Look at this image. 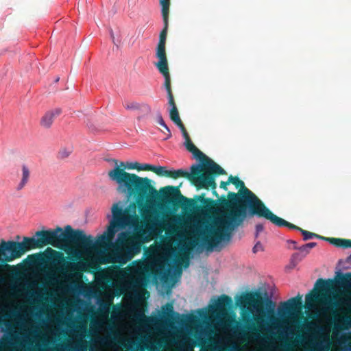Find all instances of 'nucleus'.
I'll return each instance as SVG.
<instances>
[{
  "instance_id": "obj_38",
  "label": "nucleus",
  "mask_w": 351,
  "mask_h": 351,
  "mask_svg": "<svg viewBox=\"0 0 351 351\" xmlns=\"http://www.w3.org/2000/svg\"><path fill=\"white\" fill-rule=\"evenodd\" d=\"M191 250V248L188 249L187 250V254H186L185 256V260H183V262H184V267H189V250Z\"/></svg>"
},
{
  "instance_id": "obj_8",
  "label": "nucleus",
  "mask_w": 351,
  "mask_h": 351,
  "mask_svg": "<svg viewBox=\"0 0 351 351\" xmlns=\"http://www.w3.org/2000/svg\"><path fill=\"white\" fill-rule=\"evenodd\" d=\"M188 200L180 199V203L178 206L169 204L174 208L182 206L184 208H189L193 211H200L204 210L206 212L211 211L216 206V201L210 198H206L205 193L195 196L194 199H189L183 196Z\"/></svg>"
},
{
  "instance_id": "obj_4",
  "label": "nucleus",
  "mask_w": 351,
  "mask_h": 351,
  "mask_svg": "<svg viewBox=\"0 0 351 351\" xmlns=\"http://www.w3.org/2000/svg\"><path fill=\"white\" fill-rule=\"evenodd\" d=\"M114 237L106 241V245L104 247H98V251L93 250H84L88 253H95L96 254V262L91 261L86 265L82 263H76L67 261V258L60 252L56 251L51 248H48L49 255L46 256L47 261L54 265L56 270L64 275L67 276L71 278L80 279L82 276V272L88 270L86 266L89 269L95 270H99V266L98 263L105 264L109 263H118L119 266H116L112 269L113 274L120 279H125L130 278L134 273V268L128 266L125 268H121L120 266H123L126 264L127 262L130 261L134 255L138 254L140 250H130V247H122L119 248V250L115 252L111 258H109L104 256L105 252L101 249H105L110 243L112 242Z\"/></svg>"
},
{
  "instance_id": "obj_55",
  "label": "nucleus",
  "mask_w": 351,
  "mask_h": 351,
  "mask_svg": "<svg viewBox=\"0 0 351 351\" xmlns=\"http://www.w3.org/2000/svg\"><path fill=\"white\" fill-rule=\"evenodd\" d=\"M166 225H168L169 227H171V226L169 223H166Z\"/></svg>"
},
{
  "instance_id": "obj_6",
  "label": "nucleus",
  "mask_w": 351,
  "mask_h": 351,
  "mask_svg": "<svg viewBox=\"0 0 351 351\" xmlns=\"http://www.w3.org/2000/svg\"><path fill=\"white\" fill-rule=\"evenodd\" d=\"M226 174V171L214 161L205 166V169L200 168L199 165H193L191 167V175L189 180L196 186L197 189H211L213 194L219 197L216 191L217 184L215 177L217 176Z\"/></svg>"
},
{
  "instance_id": "obj_14",
  "label": "nucleus",
  "mask_w": 351,
  "mask_h": 351,
  "mask_svg": "<svg viewBox=\"0 0 351 351\" xmlns=\"http://www.w3.org/2000/svg\"><path fill=\"white\" fill-rule=\"evenodd\" d=\"M153 168L152 172L155 173L156 175L159 176L172 178L173 179L183 177L189 180L191 175V173L181 169L178 170H167L165 167L154 165Z\"/></svg>"
},
{
  "instance_id": "obj_9",
  "label": "nucleus",
  "mask_w": 351,
  "mask_h": 351,
  "mask_svg": "<svg viewBox=\"0 0 351 351\" xmlns=\"http://www.w3.org/2000/svg\"><path fill=\"white\" fill-rule=\"evenodd\" d=\"M20 245L19 241L2 240L0 243V262L5 263L21 258L23 254Z\"/></svg>"
},
{
  "instance_id": "obj_32",
  "label": "nucleus",
  "mask_w": 351,
  "mask_h": 351,
  "mask_svg": "<svg viewBox=\"0 0 351 351\" xmlns=\"http://www.w3.org/2000/svg\"><path fill=\"white\" fill-rule=\"evenodd\" d=\"M166 312L165 313H166L168 316H171L172 315L174 312H173V305L171 304H167L166 305Z\"/></svg>"
},
{
  "instance_id": "obj_49",
  "label": "nucleus",
  "mask_w": 351,
  "mask_h": 351,
  "mask_svg": "<svg viewBox=\"0 0 351 351\" xmlns=\"http://www.w3.org/2000/svg\"><path fill=\"white\" fill-rule=\"evenodd\" d=\"M125 351H144V348H141L140 350H125Z\"/></svg>"
},
{
  "instance_id": "obj_1",
  "label": "nucleus",
  "mask_w": 351,
  "mask_h": 351,
  "mask_svg": "<svg viewBox=\"0 0 351 351\" xmlns=\"http://www.w3.org/2000/svg\"><path fill=\"white\" fill-rule=\"evenodd\" d=\"M112 219L110 221L107 230L100 235L96 241L92 236H87L82 230H73L71 226L65 227L64 231L60 227L56 229L43 230L36 232L32 237H24L20 243L23 255L28 251L40 249L47 245L60 248L71 254L75 259L79 258V252L72 245L80 247L83 250H93L98 251L99 246L104 247L106 241L114 237L116 232L128 226L131 221L128 208H123L120 202L115 203L112 207Z\"/></svg>"
},
{
  "instance_id": "obj_28",
  "label": "nucleus",
  "mask_w": 351,
  "mask_h": 351,
  "mask_svg": "<svg viewBox=\"0 0 351 351\" xmlns=\"http://www.w3.org/2000/svg\"><path fill=\"white\" fill-rule=\"evenodd\" d=\"M338 283L341 286H349L351 285V273H347L343 275L338 280Z\"/></svg>"
},
{
  "instance_id": "obj_12",
  "label": "nucleus",
  "mask_w": 351,
  "mask_h": 351,
  "mask_svg": "<svg viewBox=\"0 0 351 351\" xmlns=\"http://www.w3.org/2000/svg\"><path fill=\"white\" fill-rule=\"evenodd\" d=\"M156 56L158 61L155 63V66L159 72L163 75L164 78L170 77L165 44L158 43Z\"/></svg>"
},
{
  "instance_id": "obj_29",
  "label": "nucleus",
  "mask_w": 351,
  "mask_h": 351,
  "mask_svg": "<svg viewBox=\"0 0 351 351\" xmlns=\"http://www.w3.org/2000/svg\"><path fill=\"white\" fill-rule=\"evenodd\" d=\"M304 258V255L301 253H294L291 258V263L295 267L299 262H300Z\"/></svg>"
},
{
  "instance_id": "obj_3",
  "label": "nucleus",
  "mask_w": 351,
  "mask_h": 351,
  "mask_svg": "<svg viewBox=\"0 0 351 351\" xmlns=\"http://www.w3.org/2000/svg\"><path fill=\"white\" fill-rule=\"evenodd\" d=\"M113 161L116 166L108 171V176L111 181L117 184L119 192L136 196L138 202H142L160 200L167 204L178 206L180 199L187 200L181 194L180 186H166L158 191L152 184V181L149 178L126 172L127 162H121L118 165L117 160L114 159Z\"/></svg>"
},
{
  "instance_id": "obj_34",
  "label": "nucleus",
  "mask_w": 351,
  "mask_h": 351,
  "mask_svg": "<svg viewBox=\"0 0 351 351\" xmlns=\"http://www.w3.org/2000/svg\"><path fill=\"white\" fill-rule=\"evenodd\" d=\"M252 251L254 253H256L259 251H263V247L260 241H258L254 246Z\"/></svg>"
},
{
  "instance_id": "obj_36",
  "label": "nucleus",
  "mask_w": 351,
  "mask_h": 351,
  "mask_svg": "<svg viewBox=\"0 0 351 351\" xmlns=\"http://www.w3.org/2000/svg\"><path fill=\"white\" fill-rule=\"evenodd\" d=\"M263 230H264V226H263V224H261V223L256 224V234H255V237H258V234L261 232L263 231Z\"/></svg>"
},
{
  "instance_id": "obj_43",
  "label": "nucleus",
  "mask_w": 351,
  "mask_h": 351,
  "mask_svg": "<svg viewBox=\"0 0 351 351\" xmlns=\"http://www.w3.org/2000/svg\"><path fill=\"white\" fill-rule=\"evenodd\" d=\"M351 247V240L345 239L344 248Z\"/></svg>"
},
{
  "instance_id": "obj_23",
  "label": "nucleus",
  "mask_w": 351,
  "mask_h": 351,
  "mask_svg": "<svg viewBox=\"0 0 351 351\" xmlns=\"http://www.w3.org/2000/svg\"><path fill=\"white\" fill-rule=\"evenodd\" d=\"M45 256L43 253H36L28 255L27 259L32 264H37L44 261Z\"/></svg>"
},
{
  "instance_id": "obj_51",
  "label": "nucleus",
  "mask_w": 351,
  "mask_h": 351,
  "mask_svg": "<svg viewBox=\"0 0 351 351\" xmlns=\"http://www.w3.org/2000/svg\"><path fill=\"white\" fill-rule=\"evenodd\" d=\"M181 131H182V134H183V133H185V132H187V131H186V128H184V130H181Z\"/></svg>"
},
{
  "instance_id": "obj_41",
  "label": "nucleus",
  "mask_w": 351,
  "mask_h": 351,
  "mask_svg": "<svg viewBox=\"0 0 351 351\" xmlns=\"http://www.w3.org/2000/svg\"><path fill=\"white\" fill-rule=\"evenodd\" d=\"M230 184V182H228V180L225 182V181H221L220 182V187L224 190H227V185Z\"/></svg>"
},
{
  "instance_id": "obj_33",
  "label": "nucleus",
  "mask_w": 351,
  "mask_h": 351,
  "mask_svg": "<svg viewBox=\"0 0 351 351\" xmlns=\"http://www.w3.org/2000/svg\"><path fill=\"white\" fill-rule=\"evenodd\" d=\"M127 169H136L138 170L139 163L138 162H127Z\"/></svg>"
},
{
  "instance_id": "obj_13",
  "label": "nucleus",
  "mask_w": 351,
  "mask_h": 351,
  "mask_svg": "<svg viewBox=\"0 0 351 351\" xmlns=\"http://www.w3.org/2000/svg\"><path fill=\"white\" fill-rule=\"evenodd\" d=\"M118 248L130 247V250H140V246L136 242V237L129 231L120 232L117 237Z\"/></svg>"
},
{
  "instance_id": "obj_47",
  "label": "nucleus",
  "mask_w": 351,
  "mask_h": 351,
  "mask_svg": "<svg viewBox=\"0 0 351 351\" xmlns=\"http://www.w3.org/2000/svg\"><path fill=\"white\" fill-rule=\"evenodd\" d=\"M182 135H183V137H184V139L190 138V136H189V135L187 132H185V133H183Z\"/></svg>"
},
{
  "instance_id": "obj_37",
  "label": "nucleus",
  "mask_w": 351,
  "mask_h": 351,
  "mask_svg": "<svg viewBox=\"0 0 351 351\" xmlns=\"http://www.w3.org/2000/svg\"><path fill=\"white\" fill-rule=\"evenodd\" d=\"M304 340V336L303 335L298 334L296 335V337L295 339V342L297 343H302Z\"/></svg>"
},
{
  "instance_id": "obj_31",
  "label": "nucleus",
  "mask_w": 351,
  "mask_h": 351,
  "mask_svg": "<svg viewBox=\"0 0 351 351\" xmlns=\"http://www.w3.org/2000/svg\"><path fill=\"white\" fill-rule=\"evenodd\" d=\"M135 318L138 320L141 321L143 319H147V317H146L143 311H139L135 313Z\"/></svg>"
},
{
  "instance_id": "obj_40",
  "label": "nucleus",
  "mask_w": 351,
  "mask_h": 351,
  "mask_svg": "<svg viewBox=\"0 0 351 351\" xmlns=\"http://www.w3.org/2000/svg\"><path fill=\"white\" fill-rule=\"evenodd\" d=\"M261 351H279L276 348L267 346L263 348Z\"/></svg>"
},
{
  "instance_id": "obj_10",
  "label": "nucleus",
  "mask_w": 351,
  "mask_h": 351,
  "mask_svg": "<svg viewBox=\"0 0 351 351\" xmlns=\"http://www.w3.org/2000/svg\"><path fill=\"white\" fill-rule=\"evenodd\" d=\"M267 220L269 221L271 223L278 227H287L289 229L296 230L300 231L303 235V239L304 241L309 240L313 238L324 239V237L319 236L315 233L311 232L309 231L303 230L302 228L289 223L284 219L277 216L273 212L268 217Z\"/></svg>"
},
{
  "instance_id": "obj_52",
  "label": "nucleus",
  "mask_w": 351,
  "mask_h": 351,
  "mask_svg": "<svg viewBox=\"0 0 351 351\" xmlns=\"http://www.w3.org/2000/svg\"><path fill=\"white\" fill-rule=\"evenodd\" d=\"M162 132L165 134V136H167V130H165V131H162Z\"/></svg>"
},
{
  "instance_id": "obj_42",
  "label": "nucleus",
  "mask_w": 351,
  "mask_h": 351,
  "mask_svg": "<svg viewBox=\"0 0 351 351\" xmlns=\"http://www.w3.org/2000/svg\"><path fill=\"white\" fill-rule=\"evenodd\" d=\"M316 245H317V243L315 242H311V243L306 244V247L308 249V250L313 248Z\"/></svg>"
},
{
  "instance_id": "obj_25",
  "label": "nucleus",
  "mask_w": 351,
  "mask_h": 351,
  "mask_svg": "<svg viewBox=\"0 0 351 351\" xmlns=\"http://www.w3.org/2000/svg\"><path fill=\"white\" fill-rule=\"evenodd\" d=\"M168 26H169V21L164 22V27L160 33L158 43L165 44V45L166 44V38H167V35Z\"/></svg>"
},
{
  "instance_id": "obj_17",
  "label": "nucleus",
  "mask_w": 351,
  "mask_h": 351,
  "mask_svg": "<svg viewBox=\"0 0 351 351\" xmlns=\"http://www.w3.org/2000/svg\"><path fill=\"white\" fill-rule=\"evenodd\" d=\"M62 110L56 108L45 113L40 120V124L43 127L49 128L52 125L54 119L60 114Z\"/></svg>"
},
{
  "instance_id": "obj_48",
  "label": "nucleus",
  "mask_w": 351,
  "mask_h": 351,
  "mask_svg": "<svg viewBox=\"0 0 351 351\" xmlns=\"http://www.w3.org/2000/svg\"><path fill=\"white\" fill-rule=\"evenodd\" d=\"M197 242L195 241H193L191 244V248L194 247L196 245H197Z\"/></svg>"
},
{
  "instance_id": "obj_2",
  "label": "nucleus",
  "mask_w": 351,
  "mask_h": 351,
  "mask_svg": "<svg viewBox=\"0 0 351 351\" xmlns=\"http://www.w3.org/2000/svg\"><path fill=\"white\" fill-rule=\"evenodd\" d=\"M228 182L240 189L238 193L229 192L228 199L225 197L219 199L225 210L221 217L206 230L202 238L208 250H212L222 241H230L232 232L243 223L247 215H256L267 219L272 213L238 177L230 176Z\"/></svg>"
},
{
  "instance_id": "obj_30",
  "label": "nucleus",
  "mask_w": 351,
  "mask_h": 351,
  "mask_svg": "<svg viewBox=\"0 0 351 351\" xmlns=\"http://www.w3.org/2000/svg\"><path fill=\"white\" fill-rule=\"evenodd\" d=\"M154 165L149 164H140L138 165V171H152Z\"/></svg>"
},
{
  "instance_id": "obj_35",
  "label": "nucleus",
  "mask_w": 351,
  "mask_h": 351,
  "mask_svg": "<svg viewBox=\"0 0 351 351\" xmlns=\"http://www.w3.org/2000/svg\"><path fill=\"white\" fill-rule=\"evenodd\" d=\"M300 250L299 253H301L302 255H304V257L309 253L308 249L306 247V244L298 248Z\"/></svg>"
},
{
  "instance_id": "obj_19",
  "label": "nucleus",
  "mask_w": 351,
  "mask_h": 351,
  "mask_svg": "<svg viewBox=\"0 0 351 351\" xmlns=\"http://www.w3.org/2000/svg\"><path fill=\"white\" fill-rule=\"evenodd\" d=\"M267 308V318L271 322L274 328H276V323L278 322L277 318L274 315V307L275 304L271 301V300L267 298L266 302Z\"/></svg>"
},
{
  "instance_id": "obj_16",
  "label": "nucleus",
  "mask_w": 351,
  "mask_h": 351,
  "mask_svg": "<svg viewBox=\"0 0 351 351\" xmlns=\"http://www.w3.org/2000/svg\"><path fill=\"white\" fill-rule=\"evenodd\" d=\"M186 149L193 154L195 158L199 160L202 165H200V168L204 169H205V166L210 163V161H213L210 158L204 154L193 143H191L186 147Z\"/></svg>"
},
{
  "instance_id": "obj_53",
  "label": "nucleus",
  "mask_w": 351,
  "mask_h": 351,
  "mask_svg": "<svg viewBox=\"0 0 351 351\" xmlns=\"http://www.w3.org/2000/svg\"><path fill=\"white\" fill-rule=\"evenodd\" d=\"M348 260L350 262H351V255L348 257Z\"/></svg>"
},
{
  "instance_id": "obj_15",
  "label": "nucleus",
  "mask_w": 351,
  "mask_h": 351,
  "mask_svg": "<svg viewBox=\"0 0 351 351\" xmlns=\"http://www.w3.org/2000/svg\"><path fill=\"white\" fill-rule=\"evenodd\" d=\"M232 306V298L230 296L223 294L219 297L216 303L211 306V311L213 313L223 315L227 312L228 309Z\"/></svg>"
},
{
  "instance_id": "obj_39",
  "label": "nucleus",
  "mask_w": 351,
  "mask_h": 351,
  "mask_svg": "<svg viewBox=\"0 0 351 351\" xmlns=\"http://www.w3.org/2000/svg\"><path fill=\"white\" fill-rule=\"evenodd\" d=\"M18 315V313L16 310H11L8 313L5 315L6 317H16Z\"/></svg>"
},
{
  "instance_id": "obj_27",
  "label": "nucleus",
  "mask_w": 351,
  "mask_h": 351,
  "mask_svg": "<svg viewBox=\"0 0 351 351\" xmlns=\"http://www.w3.org/2000/svg\"><path fill=\"white\" fill-rule=\"evenodd\" d=\"M169 117L174 123L181 121L177 107H173L170 109Z\"/></svg>"
},
{
  "instance_id": "obj_18",
  "label": "nucleus",
  "mask_w": 351,
  "mask_h": 351,
  "mask_svg": "<svg viewBox=\"0 0 351 351\" xmlns=\"http://www.w3.org/2000/svg\"><path fill=\"white\" fill-rule=\"evenodd\" d=\"M22 173L21 180L16 186V190H22L28 183L30 178V170L26 165H23L21 167Z\"/></svg>"
},
{
  "instance_id": "obj_5",
  "label": "nucleus",
  "mask_w": 351,
  "mask_h": 351,
  "mask_svg": "<svg viewBox=\"0 0 351 351\" xmlns=\"http://www.w3.org/2000/svg\"><path fill=\"white\" fill-rule=\"evenodd\" d=\"M261 299V294L255 292L243 294L236 300V305L241 309V319L246 329V330L239 332V335L245 341H257L263 336L264 332L267 330L263 317H257L255 318L256 323L253 322L252 310L248 306H254Z\"/></svg>"
},
{
  "instance_id": "obj_7",
  "label": "nucleus",
  "mask_w": 351,
  "mask_h": 351,
  "mask_svg": "<svg viewBox=\"0 0 351 351\" xmlns=\"http://www.w3.org/2000/svg\"><path fill=\"white\" fill-rule=\"evenodd\" d=\"M315 286L318 287L317 292L313 293L312 291L306 295V302L308 306H312L315 302L325 306V311H333L334 307L338 306V302H333L328 294L335 288V283L332 280H325L319 278L317 280Z\"/></svg>"
},
{
  "instance_id": "obj_20",
  "label": "nucleus",
  "mask_w": 351,
  "mask_h": 351,
  "mask_svg": "<svg viewBox=\"0 0 351 351\" xmlns=\"http://www.w3.org/2000/svg\"><path fill=\"white\" fill-rule=\"evenodd\" d=\"M124 107L127 110H139L141 109H143L145 111L147 112H150L152 109L151 107L148 104H140L139 103L131 101V102H126L124 104Z\"/></svg>"
},
{
  "instance_id": "obj_46",
  "label": "nucleus",
  "mask_w": 351,
  "mask_h": 351,
  "mask_svg": "<svg viewBox=\"0 0 351 351\" xmlns=\"http://www.w3.org/2000/svg\"><path fill=\"white\" fill-rule=\"evenodd\" d=\"M290 242L293 245L294 249L298 250L299 247L297 246V243L295 241H290Z\"/></svg>"
},
{
  "instance_id": "obj_45",
  "label": "nucleus",
  "mask_w": 351,
  "mask_h": 351,
  "mask_svg": "<svg viewBox=\"0 0 351 351\" xmlns=\"http://www.w3.org/2000/svg\"><path fill=\"white\" fill-rule=\"evenodd\" d=\"M184 140H185V142H184L185 147H186L188 145H189L191 143H192L190 138L184 139Z\"/></svg>"
},
{
  "instance_id": "obj_54",
  "label": "nucleus",
  "mask_w": 351,
  "mask_h": 351,
  "mask_svg": "<svg viewBox=\"0 0 351 351\" xmlns=\"http://www.w3.org/2000/svg\"><path fill=\"white\" fill-rule=\"evenodd\" d=\"M59 80V77L56 78V82H58Z\"/></svg>"
},
{
  "instance_id": "obj_11",
  "label": "nucleus",
  "mask_w": 351,
  "mask_h": 351,
  "mask_svg": "<svg viewBox=\"0 0 351 351\" xmlns=\"http://www.w3.org/2000/svg\"><path fill=\"white\" fill-rule=\"evenodd\" d=\"M302 305V295L299 294L296 297L291 298L286 302H281L278 308V313L280 317H285L288 315H291L300 309Z\"/></svg>"
},
{
  "instance_id": "obj_22",
  "label": "nucleus",
  "mask_w": 351,
  "mask_h": 351,
  "mask_svg": "<svg viewBox=\"0 0 351 351\" xmlns=\"http://www.w3.org/2000/svg\"><path fill=\"white\" fill-rule=\"evenodd\" d=\"M163 22L169 21L170 0H160Z\"/></svg>"
},
{
  "instance_id": "obj_50",
  "label": "nucleus",
  "mask_w": 351,
  "mask_h": 351,
  "mask_svg": "<svg viewBox=\"0 0 351 351\" xmlns=\"http://www.w3.org/2000/svg\"><path fill=\"white\" fill-rule=\"evenodd\" d=\"M3 324L5 326H8L9 325V322L8 321H3Z\"/></svg>"
},
{
  "instance_id": "obj_24",
  "label": "nucleus",
  "mask_w": 351,
  "mask_h": 351,
  "mask_svg": "<svg viewBox=\"0 0 351 351\" xmlns=\"http://www.w3.org/2000/svg\"><path fill=\"white\" fill-rule=\"evenodd\" d=\"M156 120L158 124L163 127L165 130H167V137H165V139L167 140L170 138L171 137V132L168 126L165 124V121L160 113H158L156 115Z\"/></svg>"
},
{
  "instance_id": "obj_26",
  "label": "nucleus",
  "mask_w": 351,
  "mask_h": 351,
  "mask_svg": "<svg viewBox=\"0 0 351 351\" xmlns=\"http://www.w3.org/2000/svg\"><path fill=\"white\" fill-rule=\"evenodd\" d=\"M324 239L329 241L331 244L336 247L344 248L345 239L324 238Z\"/></svg>"
},
{
  "instance_id": "obj_44",
  "label": "nucleus",
  "mask_w": 351,
  "mask_h": 351,
  "mask_svg": "<svg viewBox=\"0 0 351 351\" xmlns=\"http://www.w3.org/2000/svg\"><path fill=\"white\" fill-rule=\"evenodd\" d=\"M175 124L180 129V130H184L185 128L182 121H180L179 122L175 123Z\"/></svg>"
},
{
  "instance_id": "obj_21",
  "label": "nucleus",
  "mask_w": 351,
  "mask_h": 351,
  "mask_svg": "<svg viewBox=\"0 0 351 351\" xmlns=\"http://www.w3.org/2000/svg\"><path fill=\"white\" fill-rule=\"evenodd\" d=\"M164 86L167 92L168 103L171 108L177 107L174 101L171 86V77L165 78Z\"/></svg>"
}]
</instances>
